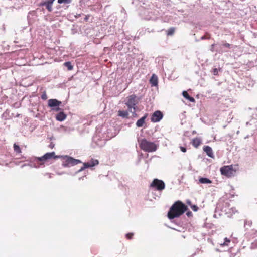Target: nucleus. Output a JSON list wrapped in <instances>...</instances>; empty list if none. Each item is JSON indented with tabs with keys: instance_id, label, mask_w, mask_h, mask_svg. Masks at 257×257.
Here are the masks:
<instances>
[{
	"instance_id": "f257e3e1",
	"label": "nucleus",
	"mask_w": 257,
	"mask_h": 257,
	"mask_svg": "<svg viewBox=\"0 0 257 257\" xmlns=\"http://www.w3.org/2000/svg\"><path fill=\"white\" fill-rule=\"evenodd\" d=\"M188 210L187 206L181 201H176L169 209L167 216L170 220L178 218Z\"/></svg>"
},
{
	"instance_id": "f03ea898",
	"label": "nucleus",
	"mask_w": 257,
	"mask_h": 257,
	"mask_svg": "<svg viewBox=\"0 0 257 257\" xmlns=\"http://www.w3.org/2000/svg\"><path fill=\"white\" fill-rule=\"evenodd\" d=\"M138 142L140 148L147 152H153L157 150L158 145L155 143L150 142L146 139L138 140Z\"/></svg>"
},
{
	"instance_id": "7ed1b4c3",
	"label": "nucleus",
	"mask_w": 257,
	"mask_h": 257,
	"mask_svg": "<svg viewBox=\"0 0 257 257\" xmlns=\"http://www.w3.org/2000/svg\"><path fill=\"white\" fill-rule=\"evenodd\" d=\"M60 158L62 159V165L64 167H70L82 162L80 160L75 159L67 155L60 156Z\"/></svg>"
},
{
	"instance_id": "20e7f679",
	"label": "nucleus",
	"mask_w": 257,
	"mask_h": 257,
	"mask_svg": "<svg viewBox=\"0 0 257 257\" xmlns=\"http://www.w3.org/2000/svg\"><path fill=\"white\" fill-rule=\"evenodd\" d=\"M27 161L29 162V163L23 164L22 167L28 166L31 168H39L44 164V163L42 162L40 157H30L27 160Z\"/></svg>"
},
{
	"instance_id": "39448f33",
	"label": "nucleus",
	"mask_w": 257,
	"mask_h": 257,
	"mask_svg": "<svg viewBox=\"0 0 257 257\" xmlns=\"http://www.w3.org/2000/svg\"><path fill=\"white\" fill-rule=\"evenodd\" d=\"M221 211L226 214L227 217H231L237 211L233 207L229 208L228 203L224 202L223 204V207L221 208Z\"/></svg>"
},
{
	"instance_id": "423d86ee",
	"label": "nucleus",
	"mask_w": 257,
	"mask_h": 257,
	"mask_svg": "<svg viewBox=\"0 0 257 257\" xmlns=\"http://www.w3.org/2000/svg\"><path fill=\"white\" fill-rule=\"evenodd\" d=\"M138 101L136 100V96L135 94L130 95L127 97V101L125 104L127 106L128 109H134L135 110Z\"/></svg>"
},
{
	"instance_id": "0eeeda50",
	"label": "nucleus",
	"mask_w": 257,
	"mask_h": 257,
	"mask_svg": "<svg viewBox=\"0 0 257 257\" xmlns=\"http://www.w3.org/2000/svg\"><path fill=\"white\" fill-rule=\"evenodd\" d=\"M61 104V101H60L56 99H50L48 100V105L49 107L51 108L52 110L59 111L61 109L59 107V106Z\"/></svg>"
},
{
	"instance_id": "6e6552de",
	"label": "nucleus",
	"mask_w": 257,
	"mask_h": 257,
	"mask_svg": "<svg viewBox=\"0 0 257 257\" xmlns=\"http://www.w3.org/2000/svg\"><path fill=\"white\" fill-rule=\"evenodd\" d=\"M151 187L157 190L162 191L165 188V184L162 180L154 179L151 184Z\"/></svg>"
},
{
	"instance_id": "1a4fd4ad",
	"label": "nucleus",
	"mask_w": 257,
	"mask_h": 257,
	"mask_svg": "<svg viewBox=\"0 0 257 257\" xmlns=\"http://www.w3.org/2000/svg\"><path fill=\"white\" fill-rule=\"evenodd\" d=\"M230 243V240L227 237H225L223 239V242L220 241L218 243V246L219 247H216L215 248L216 251L218 252H223V251H225V249L221 250L220 249V248H225V247L227 248L229 246Z\"/></svg>"
},
{
	"instance_id": "9d476101",
	"label": "nucleus",
	"mask_w": 257,
	"mask_h": 257,
	"mask_svg": "<svg viewBox=\"0 0 257 257\" xmlns=\"http://www.w3.org/2000/svg\"><path fill=\"white\" fill-rule=\"evenodd\" d=\"M222 175L227 177H231L233 175V169L230 166H224L220 168Z\"/></svg>"
},
{
	"instance_id": "9b49d317",
	"label": "nucleus",
	"mask_w": 257,
	"mask_h": 257,
	"mask_svg": "<svg viewBox=\"0 0 257 257\" xmlns=\"http://www.w3.org/2000/svg\"><path fill=\"white\" fill-rule=\"evenodd\" d=\"M163 117V114L162 112L159 110H157L153 113L151 120L152 122H157L160 121L162 119Z\"/></svg>"
},
{
	"instance_id": "f8f14e48",
	"label": "nucleus",
	"mask_w": 257,
	"mask_h": 257,
	"mask_svg": "<svg viewBox=\"0 0 257 257\" xmlns=\"http://www.w3.org/2000/svg\"><path fill=\"white\" fill-rule=\"evenodd\" d=\"M60 156H56L54 152H48L44 154L43 156L40 157L42 162L51 158H59Z\"/></svg>"
},
{
	"instance_id": "ddd939ff",
	"label": "nucleus",
	"mask_w": 257,
	"mask_h": 257,
	"mask_svg": "<svg viewBox=\"0 0 257 257\" xmlns=\"http://www.w3.org/2000/svg\"><path fill=\"white\" fill-rule=\"evenodd\" d=\"M55 0H47L46 1H43L40 3V6H45L47 10L49 12H51L53 10L52 4Z\"/></svg>"
},
{
	"instance_id": "4468645a",
	"label": "nucleus",
	"mask_w": 257,
	"mask_h": 257,
	"mask_svg": "<svg viewBox=\"0 0 257 257\" xmlns=\"http://www.w3.org/2000/svg\"><path fill=\"white\" fill-rule=\"evenodd\" d=\"M93 141L99 147L103 146L105 143V140H99V136H98L97 134L93 137Z\"/></svg>"
},
{
	"instance_id": "2eb2a0df",
	"label": "nucleus",
	"mask_w": 257,
	"mask_h": 257,
	"mask_svg": "<svg viewBox=\"0 0 257 257\" xmlns=\"http://www.w3.org/2000/svg\"><path fill=\"white\" fill-rule=\"evenodd\" d=\"M203 151L210 158H213L214 155L211 147L208 146H204L203 147Z\"/></svg>"
},
{
	"instance_id": "dca6fc26",
	"label": "nucleus",
	"mask_w": 257,
	"mask_h": 257,
	"mask_svg": "<svg viewBox=\"0 0 257 257\" xmlns=\"http://www.w3.org/2000/svg\"><path fill=\"white\" fill-rule=\"evenodd\" d=\"M147 117V114H146L144 115V116L138 120L136 123V126L138 127H142L145 122V119H146Z\"/></svg>"
},
{
	"instance_id": "f3484780",
	"label": "nucleus",
	"mask_w": 257,
	"mask_h": 257,
	"mask_svg": "<svg viewBox=\"0 0 257 257\" xmlns=\"http://www.w3.org/2000/svg\"><path fill=\"white\" fill-rule=\"evenodd\" d=\"M66 114L63 111L60 112L56 116V119L57 121H63L66 118Z\"/></svg>"
},
{
	"instance_id": "a211bd4d",
	"label": "nucleus",
	"mask_w": 257,
	"mask_h": 257,
	"mask_svg": "<svg viewBox=\"0 0 257 257\" xmlns=\"http://www.w3.org/2000/svg\"><path fill=\"white\" fill-rule=\"evenodd\" d=\"M85 163L88 166V168H92L97 165L99 164V161L96 159H91L90 162H86Z\"/></svg>"
},
{
	"instance_id": "6ab92c4d",
	"label": "nucleus",
	"mask_w": 257,
	"mask_h": 257,
	"mask_svg": "<svg viewBox=\"0 0 257 257\" xmlns=\"http://www.w3.org/2000/svg\"><path fill=\"white\" fill-rule=\"evenodd\" d=\"M150 82L152 86H156L158 85V77L155 75L153 74L151 78L150 79Z\"/></svg>"
},
{
	"instance_id": "aec40b11",
	"label": "nucleus",
	"mask_w": 257,
	"mask_h": 257,
	"mask_svg": "<svg viewBox=\"0 0 257 257\" xmlns=\"http://www.w3.org/2000/svg\"><path fill=\"white\" fill-rule=\"evenodd\" d=\"M182 94L183 97L188 100L190 102H194L195 101L194 98L190 96L186 91H184Z\"/></svg>"
},
{
	"instance_id": "412c9836",
	"label": "nucleus",
	"mask_w": 257,
	"mask_h": 257,
	"mask_svg": "<svg viewBox=\"0 0 257 257\" xmlns=\"http://www.w3.org/2000/svg\"><path fill=\"white\" fill-rule=\"evenodd\" d=\"M199 181L201 184H211L212 181L206 177H200L199 179Z\"/></svg>"
},
{
	"instance_id": "4be33fe9",
	"label": "nucleus",
	"mask_w": 257,
	"mask_h": 257,
	"mask_svg": "<svg viewBox=\"0 0 257 257\" xmlns=\"http://www.w3.org/2000/svg\"><path fill=\"white\" fill-rule=\"evenodd\" d=\"M255 114H253V116H252V119L250 121H248V122H246V125H251L253 123H255V120L257 119V110H256L255 111Z\"/></svg>"
},
{
	"instance_id": "5701e85b",
	"label": "nucleus",
	"mask_w": 257,
	"mask_h": 257,
	"mask_svg": "<svg viewBox=\"0 0 257 257\" xmlns=\"http://www.w3.org/2000/svg\"><path fill=\"white\" fill-rule=\"evenodd\" d=\"M201 144V140L198 138H196L192 140V145L196 148H197Z\"/></svg>"
},
{
	"instance_id": "b1692460",
	"label": "nucleus",
	"mask_w": 257,
	"mask_h": 257,
	"mask_svg": "<svg viewBox=\"0 0 257 257\" xmlns=\"http://www.w3.org/2000/svg\"><path fill=\"white\" fill-rule=\"evenodd\" d=\"M118 115L123 118H126L128 115V113L126 111L119 110L118 111Z\"/></svg>"
},
{
	"instance_id": "393cba45",
	"label": "nucleus",
	"mask_w": 257,
	"mask_h": 257,
	"mask_svg": "<svg viewBox=\"0 0 257 257\" xmlns=\"http://www.w3.org/2000/svg\"><path fill=\"white\" fill-rule=\"evenodd\" d=\"M64 65L67 68L68 70H72L73 68V66L70 61L65 62Z\"/></svg>"
},
{
	"instance_id": "a878e982",
	"label": "nucleus",
	"mask_w": 257,
	"mask_h": 257,
	"mask_svg": "<svg viewBox=\"0 0 257 257\" xmlns=\"http://www.w3.org/2000/svg\"><path fill=\"white\" fill-rule=\"evenodd\" d=\"M14 150L15 152L17 153H20L21 152V149L19 145H17L16 144H14Z\"/></svg>"
},
{
	"instance_id": "bb28decb",
	"label": "nucleus",
	"mask_w": 257,
	"mask_h": 257,
	"mask_svg": "<svg viewBox=\"0 0 257 257\" xmlns=\"http://www.w3.org/2000/svg\"><path fill=\"white\" fill-rule=\"evenodd\" d=\"M175 32V28L173 27L170 28L167 31L168 35H172L174 34Z\"/></svg>"
},
{
	"instance_id": "cd10ccee",
	"label": "nucleus",
	"mask_w": 257,
	"mask_h": 257,
	"mask_svg": "<svg viewBox=\"0 0 257 257\" xmlns=\"http://www.w3.org/2000/svg\"><path fill=\"white\" fill-rule=\"evenodd\" d=\"M86 168H88V166L86 165V163H83V166H82V167H81L80 169H79L76 172V174L77 173H78L79 172H82V171H83L84 170H85V169Z\"/></svg>"
},
{
	"instance_id": "c85d7f7f",
	"label": "nucleus",
	"mask_w": 257,
	"mask_h": 257,
	"mask_svg": "<svg viewBox=\"0 0 257 257\" xmlns=\"http://www.w3.org/2000/svg\"><path fill=\"white\" fill-rule=\"evenodd\" d=\"M71 2V0H58L59 4H69Z\"/></svg>"
},
{
	"instance_id": "c756f323",
	"label": "nucleus",
	"mask_w": 257,
	"mask_h": 257,
	"mask_svg": "<svg viewBox=\"0 0 257 257\" xmlns=\"http://www.w3.org/2000/svg\"><path fill=\"white\" fill-rule=\"evenodd\" d=\"M250 248L251 249H256V248H257V240H254V242H253L251 243Z\"/></svg>"
},
{
	"instance_id": "7c9ffc66",
	"label": "nucleus",
	"mask_w": 257,
	"mask_h": 257,
	"mask_svg": "<svg viewBox=\"0 0 257 257\" xmlns=\"http://www.w3.org/2000/svg\"><path fill=\"white\" fill-rule=\"evenodd\" d=\"M218 70H220V68H219V69H218L217 68H213L212 69V73L213 74V75H217L218 74Z\"/></svg>"
},
{
	"instance_id": "2f4dec72",
	"label": "nucleus",
	"mask_w": 257,
	"mask_h": 257,
	"mask_svg": "<svg viewBox=\"0 0 257 257\" xmlns=\"http://www.w3.org/2000/svg\"><path fill=\"white\" fill-rule=\"evenodd\" d=\"M252 224L251 221H245L244 222V227L246 228L247 226L250 227Z\"/></svg>"
},
{
	"instance_id": "473e14b6",
	"label": "nucleus",
	"mask_w": 257,
	"mask_h": 257,
	"mask_svg": "<svg viewBox=\"0 0 257 257\" xmlns=\"http://www.w3.org/2000/svg\"><path fill=\"white\" fill-rule=\"evenodd\" d=\"M190 207L194 211H197L198 210V207L196 205H191Z\"/></svg>"
},
{
	"instance_id": "72a5a7b5",
	"label": "nucleus",
	"mask_w": 257,
	"mask_h": 257,
	"mask_svg": "<svg viewBox=\"0 0 257 257\" xmlns=\"http://www.w3.org/2000/svg\"><path fill=\"white\" fill-rule=\"evenodd\" d=\"M134 234L133 233H127L125 234V237L128 239H131L133 236Z\"/></svg>"
},
{
	"instance_id": "f704fd0d",
	"label": "nucleus",
	"mask_w": 257,
	"mask_h": 257,
	"mask_svg": "<svg viewBox=\"0 0 257 257\" xmlns=\"http://www.w3.org/2000/svg\"><path fill=\"white\" fill-rule=\"evenodd\" d=\"M210 39V37L209 36H206L205 35H204V36H202L201 38H200V39L202 40H205V39Z\"/></svg>"
},
{
	"instance_id": "c9c22d12",
	"label": "nucleus",
	"mask_w": 257,
	"mask_h": 257,
	"mask_svg": "<svg viewBox=\"0 0 257 257\" xmlns=\"http://www.w3.org/2000/svg\"><path fill=\"white\" fill-rule=\"evenodd\" d=\"M180 150L182 152H186V148L184 147H183V146H180Z\"/></svg>"
},
{
	"instance_id": "e433bc0d",
	"label": "nucleus",
	"mask_w": 257,
	"mask_h": 257,
	"mask_svg": "<svg viewBox=\"0 0 257 257\" xmlns=\"http://www.w3.org/2000/svg\"><path fill=\"white\" fill-rule=\"evenodd\" d=\"M41 98H42L43 100H46V99L47 98V95H46V93H43V94L41 95Z\"/></svg>"
},
{
	"instance_id": "4c0bfd02",
	"label": "nucleus",
	"mask_w": 257,
	"mask_h": 257,
	"mask_svg": "<svg viewBox=\"0 0 257 257\" xmlns=\"http://www.w3.org/2000/svg\"><path fill=\"white\" fill-rule=\"evenodd\" d=\"M186 214L188 217H191L192 216V213L190 211H187Z\"/></svg>"
},
{
	"instance_id": "58836bf2",
	"label": "nucleus",
	"mask_w": 257,
	"mask_h": 257,
	"mask_svg": "<svg viewBox=\"0 0 257 257\" xmlns=\"http://www.w3.org/2000/svg\"><path fill=\"white\" fill-rule=\"evenodd\" d=\"M223 45L224 47H227V48H230V45L227 43H225L223 44Z\"/></svg>"
},
{
	"instance_id": "ea45409f",
	"label": "nucleus",
	"mask_w": 257,
	"mask_h": 257,
	"mask_svg": "<svg viewBox=\"0 0 257 257\" xmlns=\"http://www.w3.org/2000/svg\"><path fill=\"white\" fill-rule=\"evenodd\" d=\"M186 203L188 205H190V206H191V205H192V203H191V200H188H188H187L186 201Z\"/></svg>"
},
{
	"instance_id": "a19ab883",
	"label": "nucleus",
	"mask_w": 257,
	"mask_h": 257,
	"mask_svg": "<svg viewBox=\"0 0 257 257\" xmlns=\"http://www.w3.org/2000/svg\"><path fill=\"white\" fill-rule=\"evenodd\" d=\"M230 257H235L236 255V253H232L231 251H229Z\"/></svg>"
},
{
	"instance_id": "79ce46f5",
	"label": "nucleus",
	"mask_w": 257,
	"mask_h": 257,
	"mask_svg": "<svg viewBox=\"0 0 257 257\" xmlns=\"http://www.w3.org/2000/svg\"><path fill=\"white\" fill-rule=\"evenodd\" d=\"M55 145L53 143L51 142L50 145H49V147L51 148H53L54 147Z\"/></svg>"
},
{
	"instance_id": "37998d69",
	"label": "nucleus",
	"mask_w": 257,
	"mask_h": 257,
	"mask_svg": "<svg viewBox=\"0 0 257 257\" xmlns=\"http://www.w3.org/2000/svg\"><path fill=\"white\" fill-rule=\"evenodd\" d=\"M214 45H215V44H213L211 45V49H210V50H211L212 51H213V48H214Z\"/></svg>"
},
{
	"instance_id": "c03bdc74",
	"label": "nucleus",
	"mask_w": 257,
	"mask_h": 257,
	"mask_svg": "<svg viewBox=\"0 0 257 257\" xmlns=\"http://www.w3.org/2000/svg\"><path fill=\"white\" fill-rule=\"evenodd\" d=\"M141 99H142V97H141V96L139 97H138L137 98H136V100H137V101H138V102L139 101H140Z\"/></svg>"
},
{
	"instance_id": "a18cd8bd",
	"label": "nucleus",
	"mask_w": 257,
	"mask_h": 257,
	"mask_svg": "<svg viewBox=\"0 0 257 257\" xmlns=\"http://www.w3.org/2000/svg\"><path fill=\"white\" fill-rule=\"evenodd\" d=\"M220 207H221V204H220V203H219L218 204H217V206L216 208H217V209H218V208H219Z\"/></svg>"
},
{
	"instance_id": "49530a36",
	"label": "nucleus",
	"mask_w": 257,
	"mask_h": 257,
	"mask_svg": "<svg viewBox=\"0 0 257 257\" xmlns=\"http://www.w3.org/2000/svg\"><path fill=\"white\" fill-rule=\"evenodd\" d=\"M118 50H120L121 49L122 47V45H119L118 46Z\"/></svg>"
},
{
	"instance_id": "de8ad7c7",
	"label": "nucleus",
	"mask_w": 257,
	"mask_h": 257,
	"mask_svg": "<svg viewBox=\"0 0 257 257\" xmlns=\"http://www.w3.org/2000/svg\"><path fill=\"white\" fill-rule=\"evenodd\" d=\"M31 14V12H29V14H28V19H29V17H30V15Z\"/></svg>"
}]
</instances>
